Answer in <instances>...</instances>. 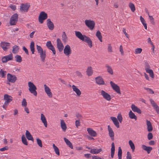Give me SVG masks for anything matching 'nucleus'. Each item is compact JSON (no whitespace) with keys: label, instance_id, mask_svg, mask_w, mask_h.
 Segmentation results:
<instances>
[{"label":"nucleus","instance_id":"338daca9","mask_svg":"<svg viewBox=\"0 0 159 159\" xmlns=\"http://www.w3.org/2000/svg\"><path fill=\"white\" fill-rule=\"evenodd\" d=\"M127 159H132V157L131 154L129 152H127V156L126 157Z\"/></svg>","mask_w":159,"mask_h":159},{"label":"nucleus","instance_id":"ddd939ff","mask_svg":"<svg viewBox=\"0 0 159 159\" xmlns=\"http://www.w3.org/2000/svg\"><path fill=\"white\" fill-rule=\"evenodd\" d=\"M29 7L30 5L27 3H21L20 7V10L21 12H27Z\"/></svg>","mask_w":159,"mask_h":159},{"label":"nucleus","instance_id":"f3484780","mask_svg":"<svg viewBox=\"0 0 159 159\" xmlns=\"http://www.w3.org/2000/svg\"><path fill=\"white\" fill-rule=\"evenodd\" d=\"M46 46L48 49L52 51L54 55L56 54V52L55 48L52 44L51 41H48L46 43Z\"/></svg>","mask_w":159,"mask_h":159},{"label":"nucleus","instance_id":"774afa93","mask_svg":"<svg viewBox=\"0 0 159 159\" xmlns=\"http://www.w3.org/2000/svg\"><path fill=\"white\" fill-rule=\"evenodd\" d=\"M10 7L13 11H15L16 9V6L15 5L11 4L9 6Z\"/></svg>","mask_w":159,"mask_h":159},{"label":"nucleus","instance_id":"c756f323","mask_svg":"<svg viewBox=\"0 0 159 159\" xmlns=\"http://www.w3.org/2000/svg\"><path fill=\"white\" fill-rule=\"evenodd\" d=\"M41 120L42 122L43 123L45 127H47L48 125L46 119L44 115L43 114H41Z\"/></svg>","mask_w":159,"mask_h":159},{"label":"nucleus","instance_id":"393cba45","mask_svg":"<svg viewBox=\"0 0 159 159\" xmlns=\"http://www.w3.org/2000/svg\"><path fill=\"white\" fill-rule=\"evenodd\" d=\"M108 129L109 132V135L110 137L111 138L112 140H114V134L112 128L110 127V125L108 126Z\"/></svg>","mask_w":159,"mask_h":159},{"label":"nucleus","instance_id":"49530a36","mask_svg":"<svg viewBox=\"0 0 159 159\" xmlns=\"http://www.w3.org/2000/svg\"><path fill=\"white\" fill-rule=\"evenodd\" d=\"M21 140L22 143L23 144L26 145H28V143L27 141V139L25 138V135H23L21 137Z\"/></svg>","mask_w":159,"mask_h":159},{"label":"nucleus","instance_id":"a18cd8bd","mask_svg":"<svg viewBox=\"0 0 159 159\" xmlns=\"http://www.w3.org/2000/svg\"><path fill=\"white\" fill-rule=\"evenodd\" d=\"M96 36L98 39L101 42H102V36L101 35V34L99 30H98L97 32Z\"/></svg>","mask_w":159,"mask_h":159},{"label":"nucleus","instance_id":"c03bdc74","mask_svg":"<svg viewBox=\"0 0 159 159\" xmlns=\"http://www.w3.org/2000/svg\"><path fill=\"white\" fill-rule=\"evenodd\" d=\"M129 143L131 149L132 150V152H134V150L135 149V147L132 141L131 140H129Z\"/></svg>","mask_w":159,"mask_h":159},{"label":"nucleus","instance_id":"13d9d810","mask_svg":"<svg viewBox=\"0 0 159 159\" xmlns=\"http://www.w3.org/2000/svg\"><path fill=\"white\" fill-rule=\"evenodd\" d=\"M36 140L37 143L39 147H42V145L41 140L39 138H37L36 139Z\"/></svg>","mask_w":159,"mask_h":159},{"label":"nucleus","instance_id":"58836bf2","mask_svg":"<svg viewBox=\"0 0 159 159\" xmlns=\"http://www.w3.org/2000/svg\"><path fill=\"white\" fill-rule=\"evenodd\" d=\"M86 72L87 75L89 76L92 75L93 73V71L91 66L88 67Z\"/></svg>","mask_w":159,"mask_h":159},{"label":"nucleus","instance_id":"c85d7f7f","mask_svg":"<svg viewBox=\"0 0 159 159\" xmlns=\"http://www.w3.org/2000/svg\"><path fill=\"white\" fill-rule=\"evenodd\" d=\"M25 135L27 139L29 140H31L32 141H34V139L33 136L29 131L26 130V131Z\"/></svg>","mask_w":159,"mask_h":159},{"label":"nucleus","instance_id":"79ce46f5","mask_svg":"<svg viewBox=\"0 0 159 159\" xmlns=\"http://www.w3.org/2000/svg\"><path fill=\"white\" fill-rule=\"evenodd\" d=\"M146 72L148 73L150 76L153 79L154 78V75L153 70L151 69H149L146 71Z\"/></svg>","mask_w":159,"mask_h":159},{"label":"nucleus","instance_id":"72a5a7b5","mask_svg":"<svg viewBox=\"0 0 159 159\" xmlns=\"http://www.w3.org/2000/svg\"><path fill=\"white\" fill-rule=\"evenodd\" d=\"M20 48L18 46L15 45L12 47V52L13 54H16L19 52Z\"/></svg>","mask_w":159,"mask_h":159},{"label":"nucleus","instance_id":"e2e57ef3","mask_svg":"<svg viewBox=\"0 0 159 159\" xmlns=\"http://www.w3.org/2000/svg\"><path fill=\"white\" fill-rule=\"evenodd\" d=\"M108 51L109 52H112V47L111 45V44H109L108 45V48H107Z\"/></svg>","mask_w":159,"mask_h":159},{"label":"nucleus","instance_id":"7ed1b4c3","mask_svg":"<svg viewBox=\"0 0 159 159\" xmlns=\"http://www.w3.org/2000/svg\"><path fill=\"white\" fill-rule=\"evenodd\" d=\"M76 36L80 40L86 42L89 47L91 48L93 46L92 42L89 37L85 35H83L82 33L78 31H75Z\"/></svg>","mask_w":159,"mask_h":159},{"label":"nucleus","instance_id":"5fc2aeb1","mask_svg":"<svg viewBox=\"0 0 159 159\" xmlns=\"http://www.w3.org/2000/svg\"><path fill=\"white\" fill-rule=\"evenodd\" d=\"M142 51V49L141 48H137L135 49L134 53L135 54H140Z\"/></svg>","mask_w":159,"mask_h":159},{"label":"nucleus","instance_id":"8fccbe9b","mask_svg":"<svg viewBox=\"0 0 159 159\" xmlns=\"http://www.w3.org/2000/svg\"><path fill=\"white\" fill-rule=\"evenodd\" d=\"M129 6L132 12H134L135 10V8L134 4L132 2L129 3Z\"/></svg>","mask_w":159,"mask_h":159},{"label":"nucleus","instance_id":"e433bc0d","mask_svg":"<svg viewBox=\"0 0 159 159\" xmlns=\"http://www.w3.org/2000/svg\"><path fill=\"white\" fill-rule=\"evenodd\" d=\"M129 118L131 119H134L135 120H137V117L135 114L130 110L129 113Z\"/></svg>","mask_w":159,"mask_h":159},{"label":"nucleus","instance_id":"0eeeda50","mask_svg":"<svg viewBox=\"0 0 159 159\" xmlns=\"http://www.w3.org/2000/svg\"><path fill=\"white\" fill-rule=\"evenodd\" d=\"M85 25L91 30H92L93 29L95 25V23L94 21L90 20H86L85 21Z\"/></svg>","mask_w":159,"mask_h":159},{"label":"nucleus","instance_id":"3c124183","mask_svg":"<svg viewBox=\"0 0 159 159\" xmlns=\"http://www.w3.org/2000/svg\"><path fill=\"white\" fill-rule=\"evenodd\" d=\"M122 151L120 147H119L118 148V159H122Z\"/></svg>","mask_w":159,"mask_h":159},{"label":"nucleus","instance_id":"f257e3e1","mask_svg":"<svg viewBox=\"0 0 159 159\" xmlns=\"http://www.w3.org/2000/svg\"><path fill=\"white\" fill-rule=\"evenodd\" d=\"M76 36L80 40L86 42L89 47L91 48L93 46L92 42L89 37L85 35H83L82 33L78 31H75Z\"/></svg>","mask_w":159,"mask_h":159},{"label":"nucleus","instance_id":"bf43d9fd","mask_svg":"<svg viewBox=\"0 0 159 159\" xmlns=\"http://www.w3.org/2000/svg\"><path fill=\"white\" fill-rule=\"evenodd\" d=\"M27 105V102L25 98H23L22 102V105L24 107H26Z\"/></svg>","mask_w":159,"mask_h":159},{"label":"nucleus","instance_id":"a19ab883","mask_svg":"<svg viewBox=\"0 0 159 159\" xmlns=\"http://www.w3.org/2000/svg\"><path fill=\"white\" fill-rule=\"evenodd\" d=\"M15 61L17 62L20 63L22 61V58L20 55H17L15 57Z\"/></svg>","mask_w":159,"mask_h":159},{"label":"nucleus","instance_id":"2eb2a0df","mask_svg":"<svg viewBox=\"0 0 159 159\" xmlns=\"http://www.w3.org/2000/svg\"><path fill=\"white\" fill-rule=\"evenodd\" d=\"M10 43L5 42H2L0 43V46L2 49L5 51H7L9 48Z\"/></svg>","mask_w":159,"mask_h":159},{"label":"nucleus","instance_id":"6e6552de","mask_svg":"<svg viewBox=\"0 0 159 159\" xmlns=\"http://www.w3.org/2000/svg\"><path fill=\"white\" fill-rule=\"evenodd\" d=\"M18 19V15L17 13L13 14L11 17L10 21L11 25H16Z\"/></svg>","mask_w":159,"mask_h":159},{"label":"nucleus","instance_id":"864d4df0","mask_svg":"<svg viewBox=\"0 0 159 159\" xmlns=\"http://www.w3.org/2000/svg\"><path fill=\"white\" fill-rule=\"evenodd\" d=\"M75 116L78 119L77 120H81L83 118V116L79 113H77L76 114Z\"/></svg>","mask_w":159,"mask_h":159},{"label":"nucleus","instance_id":"09e8293b","mask_svg":"<svg viewBox=\"0 0 159 159\" xmlns=\"http://www.w3.org/2000/svg\"><path fill=\"white\" fill-rule=\"evenodd\" d=\"M53 147L57 155L59 156L60 155V152L58 148L54 144H53Z\"/></svg>","mask_w":159,"mask_h":159},{"label":"nucleus","instance_id":"7c9ffc66","mask_svg":"<svg viewBox=\"0 0 159 159\" xmlns=\"http://www.w3.org/2000/svg\"><path fill=\"white\" fill-rule=\"evenodd\" d=\"M146 125L147 126V129L148 132H151L153 128L151 122L148 120H146Z\"/></svg>","mask_w":159,"mask_h":159},{"label":"nucleus","instance_id":"1a4fd4ad","mask_svg":"<svg viewBox=\"0 0 159 159\" xmlns=\"http://www.w3.org/2000/svg\"><path fill=\"white\" fill-rule=\"evenodd\" d=\"M57 48L60 52H61L63 50L64 45L59 38H57Z\"/></svg>","mask_w":159,"mask_h":159},{"label":"nucleus","instance_id":"9d476101","mask_svg":"<svg viewBox=\"0 0 159 159\" xmlns=\"http://www.w3.org/2000/svg\"><path fill=\"white\" fill-rule=\"evenodd\" d=\"M72 51L70 46L69 45H66L64 49V54L68 57L71 54Z\"/></svg>","mask_w":159,"mask_h":159},{"label":"nucleus","instance_id":"4468645a","mask_svg":"<svg viewBox=\"0 0 159 159\" xmlns=\"http://www.w3.org/2000/svg\"><path fill=\"white\" fill-rule=\"evenodd\" d=\"M110 84H111L112 88L117 93L120 94H121L120 88L118 86L111 81L110 82Z\"/></svg>","mask_w":159,"mask_h":159},{"label":"nucleus","instance_id":"4c0bfd02","mask_svg":"<svg viewBox=\"0 0 159 159\" xmlns=\"http://www.w3.org/2000/svg\"><path fill=\"white\" fill-rule=\"evenodd\" d=\"M64 139L66 144L71 149H73V147L71 142L66 138H64Z\"/></svg>","mask_w":159,"mask_h":159},{"label":"nucleus","instance_id":"9b49d317","mask_svg":"<svg viewBox=\"0 0 159 159\" xmlns=\"http://www.w3.org/2000/svg\"><path fill=\"white\" fill-rule=\"evenodd\" d=\"M7 80L9 82L14 83L17 80V77L15 75H12L8 73L7 75Z\"/></svg>","mask_w":159,"mask_h":159},{"label":"nucleus","instance_id":"37998d69","mask_svg":"<svg viewBox=\"0 0 159 159\" xmlns=\"http://www.w3.org/2000/svg\"><path fill=\"white\" fill-rule=\"evenodd\" d=\"M30 48L31 51L32 52V54L34 53L35 52L34 49V42H31L30 46Z\"/></svg>","mask_w":159,"mask_h":159},{"label":"nucleus","instance_id":"0e129e2a","mask_svg":"<svg viewBox=\"0 0 159 159\" xmlns=\"http://www.w3.org/2000/svg\"><path fill=\"white\" fill-rule=\"evenodd\" d=\"M153 138V135L152 133H149L148 134V139L150 140L152 139Z\"/></svg>","mask_w":159,"mask_h":159},{"label":"nucleus","instance_id":"f704fd0d","mask_svg":"<svg viewBox=\"0 0 159 159\" xmlns=\"http://www.w3.org/2000/svg\"><path fill=\"white\" fill-rule=\"evenodd\" d=\"M61 126L62 129L63 130L64 132L66 131L67 127L63 120H61Z\"/></svg>","mask_w":159,"mask_h":159},{"label":"nucleus","instance_id":"f03ea898","mask_svg":"<svg viewBox=\"0 0 159 159\" xmlns=\"http://www.w3.org/2000/svg\"><path fill=\"white\" fill-rule=\"evenodd\" d=\"M76 36L80 40L86 42L89 47L91 48L93 46L92 42L89 37L85 35H83L82 33L78 31H75Z\"/></svg>","mask_w":159,"mask_h":159},{"label":"nucleus","instance_id":"412c9836","mask_svg":"<svg viewBox=\"0 0 159 159\" xmlns=\"http://www.w3.org/2000/svg\"><path fill=\"white\" fill-rule=\"evenodd\" d=\"M44 87L45 91L48 96L50 98L52 97V93L51 92L50 89L46 84H44Z\"/></svg>","mask_w":159,"mask_h":159},{"label":"nucleus","instance_id":"ea45409f","mask_svg":"<svg viewBox=\"0 0 159 159\" xmlns=\"http://www.w3.org/2000/svg\"><path fill=\"white\" fill-rule=\"evenodd\" d=\"M102 151V149L101 148H100L98 149H91L90 151V152L93 154H98Z\"/></svg>","mask_w":159,"mask_h":159},{"label":"nucleus","instance_id":"69168bd1","mask_svg":"<svg viewBox=\"0 0 159 159\" xmlns=\"http://www.w3.org/2000/svg\"><path fill=\"white\" fill-rule=\"evenodd\" d=\"M9 149V148L8 146H6L0 149V151H4Z\"/></svg>","mask_w":159,"mask_h":159},{"label":"nucleus","instance_id":"4d7b16f0","mask_svg":"<svg viewBox=\"0 0 159 159\" xmlns=\"http://www.w3.org/2000/svg\"><path fill=\"white\" fill-rule=\"evenodd\" d=\"M150 66L149 65V64L147 62H145V70L146 71L147 70L150 69Z\"/></svg>","mask_w":159,"mask_h":159},{"label":"nucleus","instance_id":"680f3d73","mask_svg":"<svg viewBox=\"0 0 159 159\" xmlns=\"http://www.w3.org/2000/svg\"><path fill=\"white\" fill-rule=\"evenodd\" d=\"M75 125L77 128H78L79 126L80 125V122L79 120H76L75 122Z\"/></svg>","mask_w":159,"mask_h":159},{"label":"nucleus","instance_id":"603ef678","mask_svg":"<svg viewBox=\"0 0 159 159\" xmlns=\"http://www.w3.org/2000/svg\"><path fill=\"white\" fill-rule=\"evenodd\" d=\"M6 73V71H4L2 69L0 70V75L2 78H5Z\"/></svg>","mask_w":159,"mask_h":159},{"label":"nucleus","instance_id":"052dcab7","mask_svg":"<svg viewBox=\"0 0 159 159\" xmlns=\"http://www.w3.org/2000/svg\"><path fill=\"white\" fill-rule=\"evenodd\" d=\"M117 118L120 123L122 122L123 118L121 115L120 114H119L117 116Z\"/></svg>","mask_w":159,"mask_h":159},{"label":"nucleus","instance_id":"423d86ee","mask_svg":"<svg viewBox=\"0 0 159 159\" xmlns=\"http://www.w3.org/2000/svg\"><path fill=\"white\" fill-rule=\"evenodd\" d=\"M47 14L44 11H41L39 17V21L40 23L42 24L43 23V21L47 19Z\"/></svg>","mask_w":159,"mask_h":159},{"label":"nucleus","instance_id":"b1692460","mask_svg":"<svg viewBox=\"0 0 159 159\" xmlns=\"http://www.w3.org/2000/svg\"><path fill=\"white\" fill-rule=\"evenodd\" d=\"M131 108L134 112H136L139 114L141 113V110L134 104H132L131 106Z\"/></svg>","mask_w":159,"mask_h":159},{"label":"nucleus","instance_id":"dca6fc26","mask_svg":"<svg viewBox=\"0 0 159 159\" xmlns=\"http://www.w3.org/2000/svg\"><path fill=\"white\" fill-rule=\"evenodd\" d=\"M4 100L5 101L4 104L8 105L12 100V97L8 94H6L4 96Z\"/></svg>","mask_w":159,"mask_h":159},{"label":"nucleus","instance_id":"a211bd4d","mask_svg":"<svg viewBox=\"0 0 159 159\" xmlns=\"http://www.w3.org/2000/svg\"><path fill=\"white\" fill-rule=\"evenodd\" d=\"M13 59V55L11 53L8 55L3 57L2 58V61L3 63L7 62Z\"/></svg>","mask_w":159,"mask_h":159},{"label":"nucleus","instance_id":"5701e85b","mask_svg":"<svg viewBox=\"0 0 159 159\" xmlns=\"http://www.w3.org/2000/svg\"><path fill=\"white\" fill-rule=\"evenodd\" d=\"M47 22V24L49 29L50 30H52L54 28V25L51 20L50 19H48Z\"/></svg>","mask_w":159,"mask_h":159},{"label":"nucleus","instance_id":"6e6d98bb","mask_svg":"<svg viewBox=\"0 0 159 159\" xmlns=\"http://www.w3.org/2000/svg\"><path fill=\"white\" fill-rule=\"evenodd\" d=\"M143 88L146 90L149 93L152 94L154 93V92L152 89L146 87H144Z\"/></svg>","mask_w":159,"mask_h":159},{"label":"nucleus","instance_id":"cd10ccee","mask_svg":"<svg viewBox=\"0 0 159 159\" xmlns=\"http://www.w3.org/2000/svg\"><path fill=\"white\" fill-rule=\"evenodd\" d=\"M72 88L73 91L76 93L78 96H80L81 94V92L80 90L74 85L72 86Z\"/></svg>","mask_w":159,"mask_h":159},{"label":"nucleus","instance_id":"bb28decb","mask_svg":"<svg viewBox=\"0 0 159 159\" xmlns=\"http://www.w3.org/2000/svg\"><path fill=\"white\" fill-rule=\"evenodd\" d=\"M111 119L114 125L117 128L120 127L119 123L117 119L115 117H111Z\"/></svg>","mask_w":159,"mask_h":159},{"label":"nucleus","instance_id":"4be33fe9","mask_svg":"<svg viewBox=\"0 0 159 159\" xmlns=\"http://www.w3.org/2000/svg\"><path fill=\"white\" fill-rule=\"evenodd\" d=\"M87 131L91 137H95L97 136V133L93 129L88 128H87Z\"/></svg>","mask_w":159,"mask_h":159},{"label":"nucleus","instance_id":"2f4dec72","mask_svg":"<svg viewBox=\"0 0 159 159\" xmlns=\"http://www.w3.org/2000/svg\"><path fill=\"white\" fill-rule=\"evenodd\" d=\"M61 37L62 40L63 42L65 43H66L68 41V38L65 32H62Z\"/></svg>","mask_w":159,"mask_h":159},{"label":"nucleus","instance_id":"20e7f679","mask_svg":"<svg viewBox=\"0 0 159 159\" xmlns=\"http://www.w3.org/2000/svg\"><path fill=\"white\" fill-rule=\"evenodd\" d=\"M38 53L39 54L41 61L43 62L45 61L46 57V53L45 51H43L42 47L38 45H36Z\"/></svg>","mask_w":159,"mask_h":159},{"label":"nucleus","instance_id":"aec40b11","mask_svg":"<svg viewBox=\"0 0 159 159\" xmlns=\"http://www.w3.org/2000/svg\"><path fill=\"white\" fill-rule=\"evenodd\" d=\"M150 101L154 109L156 110L157 114H159V107L158 106L152 99H150Z\"/></svg>","mask_w":159,"mask_h":159},{"label":"nucleus","instance_id":"a878e982","mask_svg":"<svg viewBox=\"0 0 159 159\" xmlns=\"http://www.w3.org/2000/svg\"><path fill=\"white\" fill-rule=\"evenodd\" d=\"M141 147L143 150L146 151L148 154L150 153L152 149V147H151L147 146L144 145H142L141 146Z\"/></svg>","mask_w":159,"mask_h":159},{"label":"nucleus","instance_id":"39448f33","mask_svg":"<svg viewBox=\"0 0 159 159\" xmlns=\"http://www.w3.org/2000/svg\"><path fill=\"white\" fill-rule=\"evenodd\" d=\"M28 85L29 87V90L30 92L34 96H36L37 95V92L36 91L37 88L35 85L33 83L31 82H28Z\"/></svg>","mask_w":159,"mask_h":159},{"label":"nucleus","instance_id":"de8ad7c7","mask_svg":"<svg viewBox=\"0 0 159 159\" xmlns=\"http://www.w3.org/2000/svg\"><path fill=\"white\" fill-rule=\"evenodd\" d=\"M140 20L143 25L145 29L146 30H147V24L146 23L144 19L142 16H140Z\"/></svg>","mask_w":159,"mask_h":159},{"label":"nucleus","instance_id":"f8f14e48","mask_svg":"<svg viewBox=\"0 0 159 159\" xmlns=\"http://www.w3.org/2000/svg\"><path fill=\"white\" fill-rule=\"evenodd\" d=\"M100 93L101 95L106 100L110 101L111 100V98L110 95L103 90H101Z\"/></svg>","mask_w":159,"mask_h":159},{"label":"nucleus","instance_id":"c9c22d12","mask_svg":"<svg viewBox=\"0 0 159 159\" xmlns=\"http://www.w3.org/2000/svg\"><path fill=\"white\" fill-rule=\"evenodd\" d=\"M111 158H113L115 151V144L114 142H113L111 144Z\"/></svg>","mask_w":159,"mask_h":159},{"label":"nucleus","instance_id":"473e14b6","mask_svg":"<svg viewBox=\"0 0 159 159\" xmlns=\"http://www.w3.org/2000/svg\"><path fill=\"white\" fill-rule=\"evenodd\" d=\"M105 66L107 69V72L110 74L113 75V72L111 67L108 64H106Z\"/></svg>","mask_w":159,"mask_h":159},{"label":"nucleus","instance_id":"6ab92c4d","mask_svg":"<svg viewBox=\"0 0 159 159\" xmlns=\"http://www.w3.org/2000/svg\"><path fill=\"white\" fill-rule=\"evenodd\" d=\"M96 83L99 85H105V82L101 76H98L95 78Z\"/></svg>","mask_w":159,"mask_h":159}]
</instances>
